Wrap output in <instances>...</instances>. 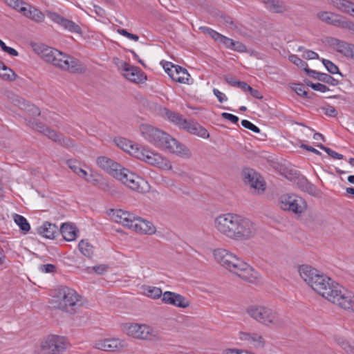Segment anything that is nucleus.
Returning a JSON list of instances; mask_svg holds the SVG:
<instances>
[{
	"instance_id": "obj_1",
	"label": "nucleus",
	"mask_w": 354,
	"mask_h": 354,
	"mask_svg": "<svg viewBox=\"0 0 354 354\" xmlns=\"http://www.w3.org/2000/svg\"><path fill=\"white\" fill-rule=\"evenodd\" d=\"M301 277L316 292L344 309L354 311V294L308 265L299 268Z\"/></svg>"
},
{
	"instance_id": "obj_2",
	"label": "nucleus",
	"mask_w": 354,
	"mask_h": 354,
	"mask_svg": "<svg viewBox=\"0 0 354 354\" xmlns=\"http://www.w3.org/2000/svg\"><path fill=\"white\" fill-rule=\"evenodd\" d=\"M214 227L221 234L236 241L249 240L257 232V225L254 222L236 214L218 216L214 220Z\"/></svg>"
},
{
	"instance_id": "obj_3",
	"label": "nucleus",
	"mask_w": 354,
	"mask_h": 354,
	"mask_svg": "<svg viewBox=\"0 0 354 354\" xmlns=\"http://www.w3.org/2000/svg\"><path fill=\"white\" fill-rule=\"evenodd\" d=\"M140 131L144 138L155 147L181 157H190V151L166 132L149 124H142Z\"/></svg>"
},
{
	"instance_id": "obj_4",
	"label": "nucleus",
	"mask_w": 354,
	"mask_h": 354,
	"mask_svg": "<svg viewBox=\"0 0 354 354\" xmlns=\"http://www.w3.org/2000/svg\"><path fill=\"white\" fill-rule=\"evenodd\" d=\"M33 49L45 62H50L61 69L73 73H82L85 71V66L80 60L64 55L58 50L44 44H35Z\"/></svg>"
},
{
	"instance_id": "obj_5",
	"label": "nucleus",
	"mask_w": 354,
	"mask_h": 354,
	"mask_svg": "<svg viewBox=\"0 0 354 354\" xmlns=\"http://www.w3.org/2000/svg\"><path fill=\"white\" fill-rule=\"evenodd\" d=\"M214 257L223 267L236 274L242 279L252 283L257 278V272L236 255L223 248L214 250Z\"/></svg>"
},
{
	"instance_id": "obj_6",
	"label": "nucleus",
	"mask_w": 354,
	"mask_h": 354,
	"mask_svg": "<svg viewBox=\"0 0 354 354\" xmlns=\"http://www.w3.org/2000/svg\"><path fill=\"white\" fill-rule=\"evenodd\" d=\"M248 315L257 322L266 326L282 328L287 324V319L274 309L263 306H252L248 308Z\"/></svg>"
},
{
	"instance_id": "obj_7",
	"label": "nucleus",
	"mask_w": 354,
	"mask_h": 354,
	"mask_svg": "<svg viewBox=\"0 0 354 354\" xmlns=\"http://www.w3.org/2000/svg\"><path fill=\"white\" fill-rule=\"evenodd\" d=\"M81 297L77 292L68 287H62L59 290L58 295L52 301L55 308L63 311L74 313L82 305Z\"/></svg>"
},
{
	"instance_id": "obj_8",
	"label": "nucleus",
	"mask_w": 354,
	"mask_h": 354,
	"mask_svg": "<svg viewBox=\"0 0 354 354\" xmlns=\"http://www.w3.org/2000/svg\"><path fill=\"white\" fill-rule=\"evenodd\" d=\"M7 4L36 23L44 21L45 15L41 10L22 0H7Z\"/></svg>"
},
{
	"instance_id": "obj_9",
	"label": "nucleus",
	"mask_w": 354,
	"mask_h": 354,
	"mask_svg": "<svg viewBox=\"0 0 354 354\" xmlns=\"http://www.w3.org/2000/svg\"><path fill=\"white\" fill-rule=\"evenodd\" d=\"M281 208L300 215L307 209V203L301 197L295 194H286L279 198Z\"/></svg>"
},
{
	"instance_id": "obj_10",
	"label": "nucleus",
	"mask_w": 354,
	"mask_h": 354,
	"mask_svg": "<svg viewBox=\"0 0 354 354\" xmlns=\"http://www.w3.org/2000/svg\"><path fill=\"white\" fill-rule=\"evenodd\" d=\"M42 354H60L66 348V339L62 336L50 335L41 343Z\"/></svg>"
},
{
	"instance_id": "obj_11",
	"label": "nucleus",
	"mask_w": 354,
	"mask_h": 354,
	"mask_svg": "<svg viewBox=\"0 0 354 354\" xmlns=\"http://www.w3.org/2000/svg\"><path fill=\"white\" fill-rule=\"evenodd\" d=\"M136 158L145 162L146 163L157 167L164 168L168 166L169 162L160 153L154 152L144 147H141L139 151L136 152Z\"/></svg>"
},
{
	"instance_id": "obj_12",
	"label": "nucleus",
	"mask_w": 354,
	"mask_h": 354,
	"mask_svg": "<svg viewBox=\"0 0 354 354\" xmlns=\"http://www.w3.org/2000/svg\"><path fill=\"white\" fill-rule=\"evenodd\" d=\"M127 334L142 339L153 340L158 338L157 331L145 324H131L127 328Z\"/></svg>"
},
{
	"instance_id": "obj_13",
	"label": "nucleus",
	"mask_w": 354,
	"mask_h": 354,
	"mask_svg": "<svg viewBox=\"0 0 354 354\" xmlns=\"http://www.w3.org/2000/svg\"><path fill=\"white\" fill-rule=\"evenodd\" d=\"M116 179L121 181L129 189L138 192H143L144 188L142 184L145 183L143 179L136 176L134 173L129 171V169L124 168L120 172Z\"/></svg>"
},
{
	"instance_id": "obj_14",
	"label": "nucleus",
	"mask_w": 354,
	"mask_h": 354,
	"mask_svg": "<svg viewBox=\"0 0 354 354\" xmlns=\"http://www.w3.org/2000/svg\"><path fill=\"white\" fill-rule=\"evenodd\" d=\"M120 67L123 71V75L129 81L140 84L147 80V75L138 66H132L125 62H122Z\"/></svg>"
},
{
	"instance_id": "obj_15",
	"label": "nucleus",
	"mask_w": 354,
	"mask_h": 354,
	"mask_svg": "<svg viewBox=\"0 0 354 354\" xmlns=\"http://www.w3.org/2000/svg\"><path fill=\"white\" fill-rule=\"evenodd\" d=\"M244 182L259 193L265 190V183L261 177L253 169H246L243 171Z\"/></svg>"
},
{
	"instance_id": "obj_16",
	"label": "nucleus",
	"mask_w": 354,
	"mask_h": 354,
	"mask_svg": "<svg viewBox=\"0 0 354 354\" xmlns=\"http://www.w3.org/2000/svg\"><path fill=\"white\" fill-rule=\"evenodd\" d=\"M97 165L114 178L118 177L120 172L124 169L121 165L106 156H100L97 159Z\"/></svg>"
},
{
	"instance_id": "obj_17",
	"label": "nucleus",
	"mask_w": 354,
	"mask_h": 354,
	"mask_svg": "<svg viewBox=\"0 0 354 354\" xmlns=\"http://www.w3.org/2000/svg\"><path fill=\"white\" fill-rule=\"evenodd\" d=\"M48 17L55 23L62 26L64 29L75 33H81L82 30L80 26L73 21L64 18L55 12H50L48 14Z\"/></svg>"
},
{
	"instance_id": "obj_18",
	"label": "nucleus",
	"mask_w": 354,
	"mask_h": 354,
	"mask_svg": "<svg viewBox=\"0 0 354 354\" xmlns=\"http://www.w3.org/2000/svg\"><path fill=\"white\" fill-rule=\"evenodd\" d=\"M162 301L164 304L173 305L183 308H187L189 306V301L185 297L171 291H166L163 293Z\"/></svg>"
},
{
	"instance_id": "obj_19",
	"label": "nucleus",
	"mask_w": 354,
	"mask_h": 354,
	"mask_svg": "<svg viewBox=\"0 0 354 354\" xmlns=\"http://www.w3.org/2000/svg\"><path fill=\"white\" fill-rule=\"evenodd\" d=\"M329 44L335 50L347 58L354 59V44L336 38H330Z\"/></svg>"
},
{
	"instance_id": "obj_20",
	"label": "nucleus",
	"mask_w": 354,
	"mask_h": 354,
	"mask_svg": "<svg viewBox=\"0 0 354 354\" xmlns=\"http://www.w3.org/2000/svg\"><path fill=\"white\" fill-rule=\"evenodd\" d=\"M126 346L124 340L112 338L100 340L95 344V348L104 351H115L122 349Z\"/></svg>"
},
{
	"instance_id": "obj_21",
	"label": "nucleus",
	"mask_w": 354,
	"mask_h": 354,
	"mask_svg": "<svg viewBox=\"0 0 354 354\" xmlns=\"http://www.w3.org/2000/svg\"><path fill=\"white\" fill-rule=\"evenodd\" d=\"M110 216L114 222L131 228L132 221L134 218L133 214L122 209H111Z\"/></svg>"
},
{
	"instance_id": "obj_22",
	"label": "nucleus",
	"mask_w": 354,
	"mask_h": 354,
	"mask_svg": "<svg viewBox=\"0 0 354 354\" xmlns=\"http://www.w3.org/2000/svg\"><path fill=\"white\" fill-rule=\"evenodd\" d=\"M131 229H133L137 232L145 234H152L156 232V228L152 223L139 216H136L135 215L132 221V227Z\"/></svg>"
},
{
	"instance_id": "obj_23",
	"label": "nucleus",
	"mask_w": 354,
	"mask_h": 354,
	"mask_svg": "<svg viewBox=\"0 0 354 354\" xmlns=\"http://www.w3.org/2000/svg\"><path fill=\"white\" fill-rule=\"evenodd\" d=\"M239 339L252 344L257 348H263L265 346V340L263 336L257 333L240 332Z\"/></svg>"
},
{
	"instance_id": "obj_24",
	"label": "nucleus",
	"mask_w": 354,
	"mask_h": 354,
	"mask_svg": "<svg viewBox=\"0 0 354 354\" xmlns=\"http://www.w3.org/2000/svg\"><path fill=\"white\" fill-rule=\"evenodd\" d=\"M265 8L271 12L282 14L288 11V6L281 0H261Z\"/></svg>"
},
{
	"instance_id": "obj_25",
	"label": "nucleus",
	"mask_w": 354,
	"mask_h": 354,
	"mask_svg": "<svg viewBox=\"0 0 354 354\" xmlns=\"http://www.w3.org/2000/svg\"><path fill=\"white\" fill-rule=\"evenodd\" d=\"M182 129H185L189 133L198 136L202 138H207L209 136V134L205 128L192 120H187V124H184Z\"/></svg>"
},
{
	"instance_id": "obj_26",
	"label": "nucleus",
	"mask_w": 354,
	"mask_h": 354,
	"mask_svg": "<svg viewBox=\"0 0 354 354\" xmlns=\"http://www.w3.org/2000/svg\"><path fill=\"white\" fill-rule=\"evenodd\" d=\"M318 18L322 21L335 26H344L342 17L331 12H320L317 14Z\"/></svg>"
},
{
	"instance_id": "obj_27",
	"label": "nucleus",
	"mask_w": 354,
	"mask_h": 354,
	"mask_svg": "<svg viewBox=\"0 0 354 354\" xmlns=\"http://www.w3.org/2000/svg\"><path fill=\"white\" fill-rule=\"evenodd\" d=\"M37 233L46 239H53L59 234V228L55 224L46 221L37 228Z\"/></svg>"
},
{
	"instance_id": "obj_28",
	"label": "nucleus",
	"mask_w": 354,
	"mask_h": 354,
	"mask_svg": "<svg viewBox=\"0 0 354 354\" xmlns=\"http://www.w3.org/2000/svg\"><path fill=\"white\" fill-rule=\"evenodd\" d=\"M79 230L76 226L71 223H63L59 229V233H61L64 239L66 241H73L77 236Z\"/></svg>"
},
{
	"instance_id": "obj_29",
	"label": "nucleus",
	"mask_w": 354,
	"mask_h": 354,
	"mask_svg": "<svg viewBox=\"0 0 354 354\" xmlns=\"http://www.w3.org/2000/svg\"><path fill=\"white\" fill-rule=\"evenodd\" d=\"M161 113L165 118L180 128H183L184 124H187V120L184 119L182 115L177 112L165 108Z\"/></svg>"
},
{
	"instance_id": "obj_30",
	"label": "nucleus",
	"mask_w": 354,
	"mask_h": 354,
	"mask_svg": "<svg viewBox=\"0 0 354 354\" xmlns=\"http://www.w3.org/2000/svg\"><path fill=\"white\" fill-rule=\"evenodd\" d=\"M122 150L129 153L131 156L136 158L137 151H140L142 146L137 144H133L131 141L121 138L119 140V142L117 144Z\"/></svg>"
},
{
	"instance_id": "obj_31",
	"label": "nucleus",
	"mask_w": 354,
	"mask_h": 354,
	"mask_svg": "<svg viewBox=\"0 0 354 354\" xmlns=\"http://www.w3.org/2000/svg\"><path fill=\"white\" fill-rule=\"evenodd\" d=\"M297 185L301 190L310 195L315 196L317 193V189L316 186L309 182L304 176H301L297 178Z\"/></svg>"
},
{
	"instance_id": "obj_32",
	"label": "nucleus",
	"mask_w": 354,
	"mask_h": 354,
	"mask_svg": "<svg viewBox=\"0 0 354 354\" xmlns=\"http://www.w3.org/2000/svg\"><path fill=\"white\" fill-rule=\"evenodd\" d=\"M174 71V74L172 73V80L174 81L181 84H189V77L190 75L188 73L187 69L178 65L176 67H175V71Z\"/></svg>"
},
{
	"instance_id": "obj_33",
	"label": "nucleus",
	"mask_w": 354,
	"mask_h": 354,
	"mask_svg": "<svg viewBox=\"0 0 354 354\" xmlns=\"http://www.w3.org/2000/svg\"><path fill=\"white\" fill-rule=\"evenodd\" d=\"M16 102H17V105L20 107V109L26 110L27 111L30 112L32 116H38L40 115V111L39 108L33 104H30L24 99L19 97L17 99Z\"/></svg>"
},
{
	"instance_id": "obj_34",
	"label": "nucleus",
	"mask_w": 354,
	"mask_h": 354,
	"mask_svg": "<svg viewBox=\"0 0 354 354\" xmlns=\"http://www.w3.org/2000/svg\"><path fill=\"white\" fill-rule=\"evenodd\" d=\"M336 6L342 11L353 15L354 3L348 0H337Z\"/></svg>"
},
{
	"instance_id": "obj_35",
	"label": "nucleus",
	"mask_w": 354,
	"mask_h": 354,
	"mask_svg": "<svg viewBox=\"0 0 354 354\" xmlns=\"http://www.w3.org/2000/svg\"><path fill=\"white\" fill-rule=\"evenodd\" d=\"M14 221L19 227L20 230L26 233L30 230V225L24 216L15 214L14 216Z\"/></svg>"
},
{
	"instance_id": "obj_36",
	"label": "nucleus",
	"mask_w": 354,
	"mask_h": 354,
	"mask_svg": "<svg viewBox=\"0 0 354 354\" xmlns=\"http://www.w3.org/2000/svg\"><path fill=\"white\" fill-rule=\"evenodd\" d=\"M78 248L80 252L85 257L90 258L93 254V246L87 241L81 240L78 244Z\"/></svg>"
},
{
	"instance_id": "obj_37",
	"label": "nucleus",
	"mask_w": 354,
	"mask_h": 354,
	"mask_svg": "<svg viewBox=\"0 0 354 354\" xmlns=\"http://www.w3.org/2000/svg\"><path fill=\"white\" fill-rule=\"evenodd\" d=\"M322 62L324 64V66L326 67V68L327 69V71H328L329 73L333 74V75L338 74L340 76L343 77V75L339 71L338 66L336 64H335L333 62H332L331 61H330L328 59H326L324 58L322 59Z\"/></svg>"
},
{
	"instance_id": "obj_38",
	"label": "nucleus",
	"mask_w": 354,
	"mask_h": 354,
	"mask_svg": "<svg viewBox=\"0 0 354 354\" xmlns=\"http://www.w3.org/2000/svg\"><path fill=\"white\" fill-rule=\"evenodd\" d=\"M145 295L151 297L152 299H158L161 296L162 297V292L160 288L153 287V286H147L145 288Z\"/></svg>"
},
{
	"instance_id": "obj_39",
	"label": "nucleus",
	"mask_w": 354,
	"mask_h": 354,
	"mask_svg": "<svg viewBox=\"0 0 354 354\" xmlns=\"http://www.w3.org/2000/svg\"><path fill=\"white\" fill-rule=\"evenodd\" d=\"M335 341L346 353L348 354H354V346L351 345L344 337H335Z\"/></svg>"
},
{
	"instance_id": "obj_40",
	"label": "nucleus",
	"mask_w": 354,
	"mask_h": 354,
	"mask_svg": "<svg viewBox=\"0 0 354 354\" xmlns=\"http://www.w3.org/2000/svg\"><path fill=\"white\" fill-rule=\"evenodd\" d=\"M298 52H303L302 57L306 59H319V55L310 50L306 49L304 46L298 48Z\"/></svg>"
},
{
	"instance_id": "obj_41",
	"label": "nucleus",
	"mask_w": 354,
	"mask_h": 354,
	"mask_svg": "<svg viewBox=\"0 0 354 354\" xmlns=\"http://www.w3.org/2000/svg\"><path fill=\"white\" fill-rule=\"evenodd\" d=\"M317 147L326 151L329 156L334 159L342 160L344 158V156L342 154L337 153L336 151L332 150L328 147H326V146L321 143L317 145Z\"/></svg>"
},
{
	"instance_id": "obj_42",
	"label": "nucleus",
	"mask_w": 354,
	"mask_h": 354,
	"mask_svg": "<svg viewBox=\"0 0 354 354\" xmlns=\"http://www.w3.org/2000/svg\"><path fill=\"white\" fill-rule=\"evenodd\" d=\"M288 59L292 63L295 64L297 66L303 68L304 71L308 68V64L296 55H290Z\"/></svg>"
},
{
	"instance_id": "obj_43",
	"label": "nucleus",
	"mask_w": 354,
	"mask_h": 354,
	"mask_svg": "<svg viewBox=\"0 0 354 354\" xmlns=\"http://www.w3.org/2000/svg\"><path fill=\"white\" fill-rule=\"evenodd\" d=\"M220 22L225 25L227 28L232 30L237 29V26L235 24L232 19L225 15H221L219 18Z\"/></svg>"
},
{
	"instance_id": "obj_44",
	"label": "nucleus",
	"mask_w": 354,
	"mask_h": 354,
	"mask_svg": "<svg viewBox=\"0 0 354 354\" xmlns=\"http://www.w3.org/2000/svg\"><path fill=\"white\" fill-rule=\"evenodd\" d=\"M292 88L296 92L298 95H300L304 98L310 99V96L308 95V93L305 90V87L301 84H294Z\"/></svg>"
},
{
	"instance_id": "obj_45",
	"label": "nucleus",
	"mask_w": 354,
	"mask_h": 354,
	"mask_svg": "<svg viewBox=\"0 0 354 354\" xmlns=\"http://www.w3.org/2000/svg\"><path fill=\"white\" fill-rule=\"evenodd\" d=\"M319 81L331 86H337L339 84V82L337 80L335 79L331 75L324 73H322L321 78H319Z\"/></svg>"
},
{
	"instance_id": "obj_46",
	"label": "nucleus",
	"mask_w": 354,
	"mask_h": 354,
	"mask_svg": "<svg viewBox=\"0 0 354 354\" xmlns=\"http://www.w3.org/2000/svg\"><path fill=\"white\" fill-rule=\"evenodd\" d=\"M29 125L32 129L42 133L44 135L48 129V127H46L44 123L39 122H30Z\"/></svg>"
},
{
	"instance_id": "obj_47",
	"label": "nucleus",
	"mask_w": 354,
	"mask_h": 354,
	"mask_svg": "<svg viewBox=\"0 0 354 354\" xmlns=\"http://www.w3.org/2000/svg\"><path fill=\"white\" fill-rule=\"evenodd\" d=\"M45 136L54 142L58 143V142L60 141V138L62 134H60L55 130L48 128L45 133Z\"/></svg>"
},
{
	"instance_id": "obj_48",
	"label": "nucleus",
	"mask_w": 354,
	"mask_h": 354,
	"mask_svg": "<svg viewBox=\"0 0 354 354\" xmlns=\"http://www.w3.org/2000/svg\"><path fill=\"white\" fill-rule=\"evenodd\" d=\"M231 44V50L239 53H244L247 51V47L241 41L233 40Z\"/></svg>"
},
{
	"instance_id": "obj_49",
	"label": "nucleus",
	"mask_w": 354,
	"mask_h": 354,
	"mask_svg": "<svg viewBox=\"0 0 354 354\" xmlns=\"http://www.w3.org/2000/svg\"><path fill=\"white\" fill-rule=\"evenodd\" d=\"M66 165L76 174L78 173V170L82 168L80 167V162L76 159L67 160Z\"/></svg>"
},
{
	"instance_id": "obj_50",
	"label": "nucleus",
	"mask_w": 354,
	"mask_h": 354,
	"mask_svg": "<svg viewBox=\"0 0 354 354\" xmlns=\"http://www.w3.org/2000/svg\"><path fill=\"white\" fill-rule=\"evenodd\" d=\"M241 124L244 128L250 129L254 133H259L261 131L260 129L257 126H256L249 120H243L241 121Z\"/></svg>"
},
{
	"instance_id": "obj_51",
	"label": "nucleus",
	"mask_w": 354,
	"mask_h": 354,
	"mask_svg": "<svg viewBox=\"0 0 354 354\" xmlns=\"http://www.w3.org/2000/svg\"><path fill=\"white\" fill-rule=\"evenodd\" d=\"M322 109L325 115L332 118L336 117L338 114L336 109L331 105H327L326 106H324L322 108Z\"/></svg>"
},
{
	"instance_id": "obj_52",
	"label": "nucleus",
	"mask_w": 354,
	"mask_h": 354,
	"mask_svg": "<svg viewBox=\"0 0 354 354\" xmlns=\"http://www.w3.org/2000/svg\"><path fill=\"white\" fill-rule=\"evenodd\" d=\"M57 144L66 148H71L75 145L72 139L70 138L64 137L63 135L61 136L60 141H59Z\"/></svg>"
},
{
	"instance_id": "obj_53",
	"label": "nucleus",
	"mask_w": 354,
	"mask_h": 354,
	"mask_svg": "<svg viewBox=\"0 0 354 354\" xmlns=\"http://www.w3.org/2000/svg\"><path fill=\"white\" fill-rule=\"evenodd\" d=\"M6 71H8V72L1 75L2 79L10 82L15 80L17 77V74L10 68H8V69H7Z\"/></svg>"
},
{
	"instance_id": "obj_54",
	"label": "nucleus",
	"mask_w": 354,
	"mask_h": 354,
	"mask_svg": "<svg viewBox=\"0 0 354 354\" xmlns=\"http://www.w3.org/2000/svg\"><path fill=\"white\" fill-rule=\"evenodd\" d=\"M56 266L50 263L41 265L39 267V270L45 273H53L56 271Z\"/></svg>"
},
{
	"instance_id": "obj_55",
	"label": "nucleus",
	"mask_w": 354,
	"mask_h": 354,
	"mask_svg": "<svg viewBox=\"0 0 354 354\" xmlns=\"http://www.w3.org/2000/svg\"><path fill=\"white\" fill-rule=\"evenodd\" d=\"M310 88H312L315 91H319L322 93H325L330 90L328 86L321 83L311 84Z\"/></svg>"
},
{
	"instance_id": "obj_56",
	"label": "nucleus",
	"mask_w": 354,
	"mask_h": 354,
	"mask_svg": "<svg viewBox=\"0 0 354 354\" xmlns=\"http://www.w3.org/2000/svg\"><path fill=\"white\" fill-rule=\"evenodd\" d=\"M213 93L216 97V98L218 99V100L220 103H223L227 100V97L225 95V94L222 93L217 88L213 89Z\"/></svg>"
},
{
	"instance_id": "obj_57",
	"label": "nucleus",
	"mask_w": 354,
	"mask_h": 354,
	"mask_svg": "<svg viewBox=\"0 0 354 354\" xmlns=\"http://www.w3.org/2000/svg\"><path fill=\"white\" fill-rule=\"evenodd\" d=\"M305 72L308 76L317 80H319V78H321V76L322 75L323 73L313 69H310L308 68L306 69Z\"/></svg>"
},
{
	"instance_id": "obj_58",
	"label": "nucleus",
	"mask_w": 354,
	"mask_h": 354,
	"mask_svg": "<svg viewBox=\"0 0 354 354\" xmlns=\"http://www.w3.org/2000/svg\"><path fill=\"white\" fill-rule=\"evenodd\" d=\"M221 117L225 120L230 121L234 124H236L239 120L236 115L226 112L222 113Z\"/></svg>"
},
{
	"instance_id": "obj_59",
	"label": "nucleus",
	"mask_w": 354,
	"mask_h": 354,
	"mask_svg": "<svg viewBox=\"0 0 354 354\" xmlns=\"http://www.w3.org/2000/svg\"><path fill=\"white\" fill-rule=\"evenodd\" d=\"M92 269L95 273L98 274H102L107 271L108 266L105 265H99L93 266Z\"/></svg>"
},
{
	"instance_id": "obj_60",
	"label": "nucleus",
	"mask_w": 354,
	"mask_h": 354,
	"mask_svg": "<svg viewBox=\"0 0 354 354\" xmlns=\"http://www.w3.org/2000/svg\"><path fill=\"white\" fill-rule=\"evenodd\" d=\"M233 39H230L226 36L223 35L221 39L220 40L219 43L223 44L225 48L230 49L231 47V43L232 42Z\"/></svg>"
},
{
	"instance_id": "obj_61",
	"label": "nucleus",
	"mask_w": 354,
	"mask_h": 354,
	"mask_svg": "<svg viewBox=\"0 0 354 354\" xmlns=\"http://www.w3.org/2000/svg\"><path fill=\"white\" fill-rule=\"evenodd\" d=\"M100 178L95 177L93 174H90L89 176L86 178V180L93 185H98V184H100Z\"/></svg>"
},
{
	"instance_id": "obj_62",
	"label": "nucleus",
	"mask_w": 354,
	"mask_h": 354,
	"mask_svg": "<svg viewBox=\"0 0 354 354\" xmlns=\"http://www.w3.org/2000/svg\"><path fill=\"white\" fill-rule=\"evenodd\" d=\"M301 148L304 149L308 151L313 152L317 155H319V156L322 155V153L319 151H318L317 149H316L315 148H314L311 146H309V145H307L305 144H302L301 145Z\"/></svg>"
},
{
	"instance_id": "obj_63",
	"label": "nucleus",
	"mask_w": 354,
	"mask_h": 354,
	"mask_svg": "<svg viewBox=\"0 0 354 354\" xmlns=\"http://www.w3.org/2000/svg\"><path fill=\"white\" fill-rule=\"evenodd\" d=\"M93 9L97 15L100 17H104L106 15L105 10L99 6L95 5Z\"/></svg>"
},
{
	"instance_id": "obj_64",
	"label": "nucleus",
	"mask_w": 354,
	"mask_h": 354,
	"mask_svg": "<svg viewBox=\"0 0 354 354\" xmlns=\"http://www.w3.org/2000/svg\"><path fill=\"white\" fill-rule=\"evenodd\" d=\"M209 36L215 41L219 42L220 40L221 39L222 37H223V35H221V33L218 32L217 31L213 30L212 32L210 33Z\"/></svg>"
}]
</instances>
